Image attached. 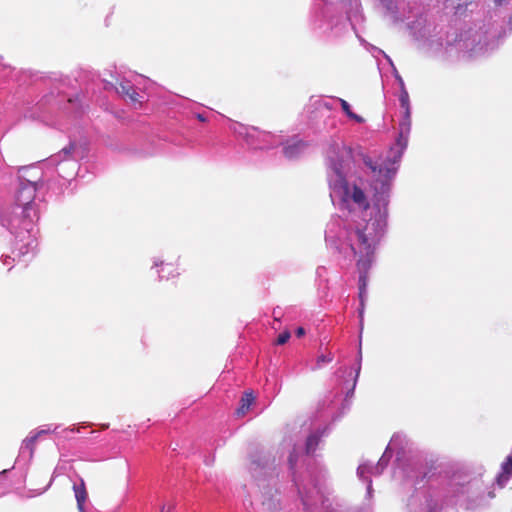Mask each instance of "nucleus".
I'll use <instances>...</instances> for the list:
<instances>
[{"instance_id": "nucleus-1", "label": "nucleus", "mask_w": 512, "mask_h": 512, "mask_svg": "<svg viewBox=\"0 0 512 512\" xmlns=\"http://www.w3.org/2000/svg\"><path fill=\"white\" fill-rule=\"evenodd\" d=\"M351 151L343 144H335L328 154L327 182L334 205L346 211L344 228L338 235L340 224L330 222L325 240L346 256L357 259L359 270V297L361 305L367 286V271L374 260L375 251L383 238L388 218L390 201L389 177L375 179L372 184V204L368 202L363 187L356 180L348 178Z\"/></svg>"}, {"instance_id": "nucleus-2", "label": "nucleus", "mask_w": 512, "mask_h": 512, "mask_svg": "<svg viewBox=\"0 0 512 512\" xmlns=\"http://www.w3.org/2000/svg\"><path fill=\"white\" fill-rule=\"evenodd\" d=\"M408 27L421 49L438 59L450 58L457 52L469 57L485 55L497 47L500 38V32L490 22L475 24L460 35L444 33L424 17H419Z\"/></svg>"}, {"instance_id": "nucleus-3", "label": "nucleus", "mask_w": 512, "mask_h": 512, "mask_svg": "<svg viewBox=\"0 0 512 512\" xmlns=\"http://www.w3.org/2000/svg\"><path fill=\"white\" fill-rule=\"evenodd\" d=\"M40 188L19 183L15 203L10 212L3 213L1 223L15 235L13 260L28 261L37 248V231L34 223L39 219L36 193Z\"/></svg>"}, {"instance_id": "nucleus-4", "label": "nucleus", "mask_w": 512, "mask_h": 512, "mask_svg": "<svg viewBox=\"0 0 512 512\" xmlns=\"http://www.w3.org/2000/svg\"><path fill=\"white\" fill-rule=\"evenodd\" d=\"M400 84H401V93L399 96V101L401 108L403 109V117L402 120L399 123V135L396 140V143L391 147L389 151V155L387 156V159L383 161L382 163L378 164L377 162L373 161L369 156H366L362 153H358L357 155L353 154V151L350 146L346 145L342 141H333L328 150H327V156H326V168L328 169V154L330 152V149L335 144H343L344 146L348 147L351 151L352 159L350 162V171L348 173V178L351 180H356L360 185L363 187V182L361 179L357 178L354 173L352 172V165L356 162H362L365 167H367L370 170L369 177H370V189H372V184L375 179H384L389 177V193H391L392 189V183L395 178V175L398 170V164L402 158V155L404 151L407 148L408 140H409V134L411 131V109H410V103H409V94L406 91L404 87L403 80L399 78ZM328 174V171L326 172V175Z\"/></svg>"}, {"instance_id": "nucleus-5", "label": "nucleus", "mask_w": 512, "mask_h": 512, "mask_svg": "<svg viewBox=\"0 0 512 512\" xmlns=\"http://www.w3.org/2000/svg\"><path fill=\"white\" fill-rule=\"evenodd\" d=\"M275 469V459H271L270 455L262 452L253 456L249 464L251 476L263 490V505H266L269 510L275 509L279 503V499L276 498L277 490L275 494H271L270 487L271 482L274 481Z\"/></svg>"}, {"instance_id": "nucleus-6", "label": "nucleus", "mask_w": 512, "mask_h": 512, "mask_svg": "<svg viewBox=\"0 0 512 512\" xmlns=\"http://www.w3.org/2000/svg\"><path fill=\"white\" fill-rule=\"evenodd\" d=\"M406 442V437L404 435L399 433L394 434L387 445L385 452L376 465H373L368 461L359 465L357 469V476L360 480L367 481L368 494H370L372 490L371 480L369 477L371 475H380L387 467L393 452L403 450Z\"/></svg>"}, {"instance_id": "nucleus-7", "label": "nucleus", "mask_w": 512, "mask_h": 512, "mask_svg": "<svg viewBox=\"0 0 512 512\" xmlns=\"http://www.w3.org/2000/svg\"><path fill=\"white\" fill-rule=\"evenodd\" d=\"M300 450L296 447H293V450L290 452L288 457L289 469L292 473L293 482L297 486L299 496L301 498L303 507L305 512H315L318 507V504L323 503L322 500V492L318 485L312 483V480L308 484L300 482V480L295 475V464L297 462V458L299 456Z\"/></svg>"}, {"instance_id": "nucleus-8", "label": "nucleus", "mask_w": 512, "mask_h": 512, "mask_svg": "<svg viewBox=\"0 0 512 512\" xmlns=\"http://www.w3.org/2000/svg\"><path fill=\"white\" fill-rule=\"evenodd\" d=\"M384 19L393 25L405 22L409 18L410 11L404 0H377Z\"/></svg>"}, {"instance_id": "nucleus-9", "label": "nucleus", "mask_w": 512, "mask_h": 512, "mask_svg": "<svg viewBox=\"0 0 512 512\" xmlns=\"http://www.w3.org/2000/svg\"><path fill=\"white\" fill-rule=\"evenodd\" d=\"M267 146H277L279 144H283V153L285 157L289 159H295L299 157L304 151L307 149V143L302 141L301 139L294 137L292 139L287 140L283 143L281 140H276L273 135L272 138H268Z\"/></svg>"}, {"instance_id": "nucleus-10", "label": "nucleus", "mask_w": 512, "mask_h": 512, "mask_svg": "<svg viewBox=\"0 0 512 512\" xmlns=\"http://www.w3.org/2000/svg\"><path fill=\"white\" fill-rule=\"evenodd\" d=\"M19 183L22 184H30L31 186H36L41 188L43 186V172L42 170L35 166H22L17 170Z\"/></svg>"}, {"instance_id": "nucleus-11", "label": "nucleus", "mask_w": 512, "mask_h": 512, "mask_svg": "<svg viewBox=\"0 0 512 512\" xmlns=\"http://www.w3.org/2000/svg\"><path fill=\"white\" fill-rule=\"evenodd\" d=\"M230 129L239 136L244 137L249 144H254L255 140L262 139L263 142H268V138H272L271 133L259 132L255 127H247L243 124L233 122Z\"/></svg>"}, {"instance_id": "nucleus-12", "label": "nucleus", "mask_w": 512, "mask_h": 512, "mask_svg": "<svg viewBox=\"0 0 512 512\" xmlns=\"http://www.w3.org/2000/svg\"><path fill=\"white\" fill-rule=\"evenodd\" d=\"M158 267H161V269L157 271L158 277L160 279L169 280L180 275L178 268L174 264L164 263V261H162L161 259L154 258L152 268Z\"/></svg>"}, {"instance_id": "nucleus-13", "label": "nucleus", "mask_w": 512, "mask_h": 512, "mask_svg": "<svg viewBox=\"0 0 512 512\" xmlns=\"http://www.w3.org/2000/svg\"><path fill=\"white\" fill-rule=\"evenodd\" d=\"M116 92L124 97L125 99L130 100V102L136 104H141V97L138 92L133 88L129 81H121L118 86L115 87Z\"/></svg>"}, {"instance_id": "nucleus-14", "label": "nucleus", "mask_w": 512, "mask_h": 512, "mask_svg": "<svg viewBox=\"0 0 512 512\" xmlns=\"http://www.w3.org/2000/svg\"><path fill=\"white\" fill-rule=\"evenodd\" d=\"M512 477V454L507 456L501 464V470L496 477V482L500 487H504Z\"/></svg>"}, {"instance_id": "nucleus-15", "label": "nucleus", "mask_w": 512, "mask_h": 512, "mask_svg": "<svg viewBox=\"0 0 512 512\" xmlns=\"http://www.w3.org/2000/svg\"><path fill=\"white\" fill-rule=\"evenodd\" d=\"M73 490L79 512H85L84 503L87 500L88 494L86 491L84 480L82 478L80 479L79 484L74 483Z\"/></svg>"}, {"instance_id": "nucleus-16", "label": "nucleus", "mask_w": 512, "mask_h": 512, "mask_svg": "<svg viewBox=\"0 0 512 512\" xmlns=\"http://www.w3.org/2000/svg\"><path fill=\"white\" fill-rule=\"evenodd\" d=\"M38 438L36 435L31 431L29 435L22 441L21 447H20V453L25 454L28 452V457L31 459L34 454L35 445Z\"/></svg>"}, {"instance_id": "nucleus-17", "label": "nucleus", "mask_w": 512, "mask_h": 512, "mask_svg": "<svg viewBox=\"0 0 512 512\" xmlns=\"http://www.w3.org/2000/svg\"><path fill=\"white\" fill-rule=\"evenodd\" d=\"M349 9L347 10L348 19L354 28V20L362 19L360 0H348Z\"/></svg>"}, {"instance_id": "nucleus-18", "label": "nucleus", "mask_w": 512, "mask_h": 512, "mask_svg": "<svg viewBox=\"0 0 512 512\" xmlns=\"http://www.w3.org/2000/svg\"><path fill=\"white\" fill-rule=\"evenodd\" d=\"M254 401V396L251 392H246L240 400V406L237 409L238 416H244L249 410L251 404Z\"/></svg>"}, {"instance_id": "nucleus-19", "label": "nucleus", "mask_w": 512, "mask_h": 512, "mask_svg": "<svg viewBox=\"0 0 512 512\" xmlns=\"http://www.w3.org/2000/svg\"><path fill=\"white\" fill-rule=\"evenodd\" d=\"M338 102L340 103L341 105V108L343 110V112L346 114V116L351 119V120H354L356 121L357 123H363L364 122V118L361 117L360 115H357L355 114L352 110H351V106L350 104L342 99V98H337Z\"/></svg>"}, {"instance_id": "nucleus-20", "label": "nucleus", "mask_w": 512, "mask_h": 512, "mask_svg": "<svg viewBox=\"0 0 512 512\" xmlns=\"http://www.w3.org/2000/svg\"><path fill=\"white\" fill-rule=\"evenodd\" d=\"M319 439L320 436L317 433H312L307 437L305 443V451L307 454H312L315 451L316 446L319 443Z\"/></svg>"}, {"instance_id": "nucleus-21", "label": "nucleus", "mask_w": 512, "mask_h": 512, "mask_svg": "<svg viewBox=\"0 0 512 512\" xmlns=\"http://www.w3.org/2000/svg\"><path fill=\"white\" fill-rule=\"evenodd\" d=\"M333 355L331 353H328L327 355H320L317 360L315 366L312 368V370L321 369L325 364H328L332 362Z\"/></svg>"}, {"instance_id": "nucleus-22", "label": "nucleus", "mask_w": 512, "mask_h": 512, "mask_svg": "<svg viewBox=\"0 0 512 512\" xmlns=\"http://www.w3.org/2000/svg\"><path fill=\"white\" fill-rule=\"evenodd\" d=\"M74 150H75V145L74 144H70L69 146H67V147H65V148H63L61 150V152L59 153L58 157H62V155H63V159H66L70 155H72Z\"/></svg>"}, {"instance_id": "nucleus-23", "label": "nucleus", "mask_w": 512, "mask_h": 512, "mask_svg": "<svg viewBox=\"0 0 512 512\" xmlns=\"http://www.w3.org/2000/svg\"><path fill=\"white\" fill-rule=\"evenodd\" d=\"M291 337V334L289 331H285L281 333L277 338V344L283 345L285 344Z\"/></svg>"}, {"instance_id": "nucleus-24", "label": "nucleus", "mask_w": 512, "mask_h": 512, "mask_svg": "<svg viewBox=\"0 0 512 512\" xmlns=\"http://www.w3.org/2000/svg\"><path fill=\"white\" fill-rule=\"evenodd\" d=\"M51 432V429L49 427L47 428H40L38 430L33 431V433L36 435V437L39 439L43 435H46Z\"/></svg>"}, {"instance_id": "nucleus-25", "label": "nucleus", "mask_w": 512, "mask_h": 512, "mask_svg": "<svg viewBox=\"0 0 512 512\" xmlns=\"http://www.w3.org/2000/svg\"><path fill=\"white\" fill-rule=\"evenodd\" d=\"M305 335V329L303 327H298L296 329V336L297 337H302Z\"/></svg>"}, {"instance_id": "nucleus-26", "label": "nucleus", "mask_w": 512, "mask_h": 512, "mask_svg": "<svg viewBox=\"0 0 512 512\" xmlns=\"http://www.w3.org/2000/svg\"><path fill=\"white\" fill-rule=\"evenodd\" d=\"M361 358H362V354H361V349H360L359 350V362L361 361ZM360 370H361V364L359 363L357 366V369H356V378L359 376Z\"/></svg>"}, {"instance_id": "nucleus-27", "label": "nucleus", "mask_w": 512, "mask_h": 512, "mask_svg": "<svg viewBox=\"0 0 512 512\" xmlns=\"http://www.w3.org/2000/svg\"><path fill=\"white\" fill-rule=\"evenodd\" d=\"M172 509V505H163L160 512H170Z\"/></svg>"}, {"instance_id": "nucleus-28", "label": "nucleus", "mask_w": 512, "mask_h": 512, "mask_svg": "<svg viewBox=\"0 0 512 512\" xmlns=\"http://www.w3.org/2000/svg\"><path fill=\"white\" fill-rule=\"evenodd\" d=\"M273 315H274L275 320H278V319H279V316H280V312H279V311H277L276 309H274V311H273Z\"/></svg>"}, {"instance_id": "nucleus-29", "label": "nucleus", "mask_w": 512, "mask_h": 512, "mask_svg": "<svg viewBox=\"0 0 512 512\" xmlns=\"http://www.w3.org/2000/svg\"><path fill=\"white\" fill-rule=\"evenodd\" d=\"M504 1H505V0H494L495 4H496L497 6L502 5Z\"/></svg>"}, {"instance_id": "nucleus-30", "label": "nucleus", "mask_w": 512, "mask_h": 512, "mask_svg": "<svg viewBox=\"0 0 512 512\" xmlns=\"http://www.w3.org/2000/svg\"><path fill=\"white\" fill-rule=\"evenodd\" d=\"M198 119H199L200 121H205V120H206V119H205L202 115H200V114L198 115Z\"/></svg>"}, {"instance_id": "nucleus-31", "label": "nucleus", "mask_w": 512, "mask_h": 512, "mask_svg": "<svg viewBox=\"0 0 512 512\" xmlns=\"http://www.w3.org/2000/svg\"><path fill=\"white\" fill-rule=\"evenodd\" d=\"M11 257L10 256H6L5 259H4V263L5 264H9V262H7V259H10Z\"/></svg>"}, {"instance_id": "nucleus-32", "label": "nucleus", "mask_w": 512, "mask_h": 512, "mask_svg": "<svg viewBox=\"0 0 512 512\" xmlns=\"http://www.w3.org/2000/svg\"><path fill=\"white\" fill-rule=\"evenodd\" d=\"M355 386H356V381L353 383V387H355ZM352 389H354V388H352ZM352 392H353V390H351V393Z\"/></svg>"}]
</instances>
